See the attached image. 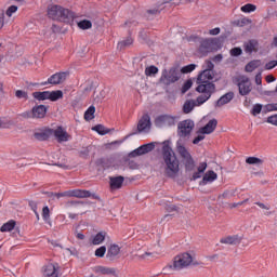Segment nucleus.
<instances>
[{"instance_id": "obj_47", "label": "nucleus", "mask_w": 277, "mask_h": 277, "mask_svg": "<svg viewBox=\"0 0 277 277\" xmlns=\"http://www.w3.org/2000/svg\"><path fill=\"white\" fill-rule=\"evenodd\" d=\"M51 210H49V206L43 207L42 209V217L44 222H49V217H51Z\"/></svg>"}, {"instance_id": "obj_17", "label": "nucleus", "mask_w": 277, "mask_h": 277, "mask_svg": "<svg viewBox=\"0 0 277 277\" xmlns=\"http://www.w3.org/2000/svg\"><path fill=\"white\" fill-rule=\"evenodd\" d=\"M217 128V119L210 120L205 127H202L198 133H203L205 135H211L213 131Z\"/></svg>"}, {"instance_id": "obj_41", "label": "nucleus", "mask_w": 277, "mask_h": 277, "mask_svg": "<svg viewBox=\"0 0 277 277\" xmlns=\"http://www.w3.org/2000/svg\"><path fill=\"white\" fill-rule=\"evenodd\" d=\"M79 29H92V22L90 19H83L78 23Z\"/></svg>"}, {"instance_id": "obj_34", "label": "nucleus", "mask_w": 277, "mask_h": 277, "mask_svg": "<svg viewBox=\"0 0 277 277\" xmlns=\"http://www.w3.org/2000/svg\"><path fill=\"white\" fill-rule=\"evenodd\" d=\"M96 113V107L90 106L84 113V120H94V114Z\"/></svg>"}, {"instance_id": "obj_29", "label": "nucleus", "mask_w": 277, "mask_h": 277, "mask_svg": "<svg viewBox=\"0 0 277 277\" xmlns=\"http://www.w3.org/2000/svg\"><path fill=\"white\" fill-rule=\"evenodd\" d=\"M105 237H107V233L105 232L97 233L92 239L93 246H101V243L105 241Z\"/></svg>"}, {"instance_id": "obj_27", "label": "nucleus", "mask_w": 277, "mask_h": 277, "mask_svg": "<svg viewBox=\"0 0 277 277\" xmlns=\"http://www.w3.org/2000/svg\"><path fill=\"white\" fill-rule=\"evenodd\" d=\"M260 66L261 60H253L246 65L245 70L246 72H254V70H256V68H259Z\"/></svg>"}, {"instance_id": "obj_31", "label": "nucleus", "mask_w": 277, "mask_h": 277, "mask_svg": "<svg viewBox=\"0 0 277 277\" xmlns=\"http://www.w3.org/2000/svg\"><path fill=\"white\" fill-rule=\"evenodd\" d=\"M36 101H49V91H36L32 93Z\"/></svg>"}, {"instance_id": "obj_50", "label": "nucleus", "mask_w": 277, "mask_h": 277, "mask_svg": "<svg viewBox=\"0 0 277 277\" xmlns=\"http://www.w3.org/2000/svg\"><path fill=\"white\" fill-rule=\"evenodd\" d=\"M15 96H16V98H25V100L29 98V96L27 95V92H25L23 90H17L15 92Z\"/></svg>"}, {"instance_id": "obj_37", "label": "nucleus", "mask_w": 277, "mask_h": 277, "mask_svg": "<svg viewBox=\"0 0 277 277\" xmlns=\"http://www.w3.org/2000/svg\"><path fill=\"white\" fill-rule=\"evenodd\" d=\"M97 166H101V168H104V170H107L108 168H111V162L108 158H100L96 160Z\"/></svg>"}, {"instance_id": "obj_20", "label": "nucleus", "mask_w": 277, "mask_h": 277, "mask_svg": "<svg viewBox=\"0 0 277 277\" xmlns=\"http://www.w3.org/2000/svg\"><path fill=\"white\" fill-rule=\"evenodd\" d=\"M53 135V129L48 128L41 132H35L34 137L38 140V142H47L49 137Z\"/></svg>"}, {"instance_id": "obj_15", "label": "nucleus", "mask_w": 277, "mask_h": 277, "mask_svg": "<svg viewBox=\"0 0 277 277\" xmlns=\"http://www.w3.org/2000/svg\"><path fill=\"white\" fill-rule=\"evenodd\" d=\"M60 264H48L43 268V275L45 277H60Z\"/></svg>"}, {"instance_id": "obj_9", "label": "nucleus", "mask_w": 277, "mask_h": 277, "mask_svg": "<svg viewBox=\"0 0 277 277\" xmlns=\"http://www.w3.org/2000/svg\"><path fill=\"white\" fill-rule=\"evenodd\" d=\"M176 124V118L170 115H160L155 119V127L163 129V127H174Z\"/></svg>"}, {"instance_id": "obj_5", "label": "nucleus", "mask_w": 277, "mask_h": 277, "mask_svg": "<svg viewBox=\"0 0 277 277\" xmlns=\"http://www.w3.org/2000/svg\"><path fill=\"white\" fill-rule=\"evenodd\" d=\"M181 79V69L179 67H171L170 69H163L159 79L162 85H172Z\"/></svg>"}, {"instance_id": "obj_48", "label": "nucleus", "mask_w": 277, "mask_h": 277, "mask_svg": "<svg viewBox=\"0 0 277 277\" xmlns=\"http://www.w3.org/2000/svg\"><path fill=\"white\" fill-rule=\"evenodd\" d=\"M16 12H18V6L11 5V6L8 8L5 14H6V16L11 17L12 14H16Z\"/></svg>"}, {"instance_id": "obj_49", "label": "nucleus", "mask_w": 277, "mask_h": 277, "mask_svg": "<svg viewBox=\"0 0 277 277\" xmlns=\"http://www.w3.org/2000/svg\"><path fill=\"white\" fill-rule=\"evenodd\" d=\"M241 53H243V50H241V48H234L230 50L232 57H239Z\"/></svg>"}, {"instance_id": "obj_18", "label": "nucleus", "mask_w": 277, "mask_h": 277, "mask_svg": "<svg viewBox=\"0 0 277 277\" xmlns=\"http://www.w3.org/2000/svg\"><path fill=\"white\" fill-rule=\"evenodd\" d=\"M235 98V93L233 91H229L222 95L215 103L216 107H224V105H228L230 101Z\"/></svg>"}, {"instance_id": "obj_36", "label": "nucleus", "mask_w": 277, "mask_h": 277, "mask_svg": "<svg viewBox=\"0 0 277 277\" xmlns=\"http://www.w3.org/2000/svg\"><path fill=\"white\" fill-rule=\"evenodd\" d=\"M241 12L245 14H250L251 12H256V5L252 3H247L240 8Z\"/></svg>"}, {"instance_id": "obj_22", "label": "nucleus", "mask_w": 277, "mask_h": 277, "mask_svg": "<svg viewBox=\"0 0 277 277\" xmlns=\"http://www.w3.org/2000/svg\"><path fill=\"white\" fill-rule=\"evenodd\" d=\"M207 162H200L197 168V171L193 173L190 181H198V179H202V175L207 170Z\"/></svg>"}, {"instance_id": "obj_60", "label": "nucleus", "mask_w": 277, "mask_h": 277, "mask_svg": "<svg viewBox=\"0 0 277 277\" xmlns=\"http://www.w3.org/2000/svg\"><path fill=\"white\" fill-rule=\"evenodd\" d=\"M274 81H276V77L268 75L266 76V82L267 83H274Z\"/></svg>"}, {"instance_id": "obj_12", "label": "nucleus", "mask_w": 277, "mask_h": 277, "mask_svg": "<svg viewBox=\"0 0 277 277\" xmlns=\"http://www.w3.org/2000/svg\"><path fill=\"white\" fill-rule=\"evenodd\" d=\"M52 135H54L56 142H58V144H62L63 142H69L70 140V134H68V132L62 128L61 126L57 127L55 130L52 129Z\"/></svg>"}, {"instance_id": "obj_56", "label": "nucleus", "mask_w": 277, "mask_h": 277, "mask_svg": "<svg viewBox=\"0 0 277 277\" xmlns=\"http://www.w3.org/2000/svg\"><path fill=\"white\" fill-rule=\"evenodd\" d=\"M255 83L256 85H261L263 83V76L261 71L255 75Z\"/></svg>"}, {"instance_id": "obj_13", "label": "nucleus", "mask_w": 277, "mask_h": 277, "mask_svg": "<svg viewBox=\"0 0 277 277\" xmlns=\"http://www.w3.org/2000/svg\"><path fill=\"white\" fill-rule=\"evenodd\" d=\"M151 150H155V143L144 144L131 151L129 157H141V155H147V153H151Z\"/></svg>"}, {"instance_id": "obj_39", "label": "nucleus", "mask_w": 277, "mask_h": 277, "mask_svg": "<svg viewBox=\"0 0 277 277\" xmlns=\"http://www.w3.org/2000/svg\"><path fill=\"white\" fill-rule=\"evenodd\" d=\"M196 70V64H189L181 68L180 72L182 75H188V72H194Z\"/></svg>"}, {"instance_id": "obj_57", "label": "nucleus", "mask_w": 277, "mask_h": 277, "mask_svg": "<svg viewBox=\"0 0 277 277\" xmlns=\"http://www.w3.org/2000/svg\"><path fill=\"white\" fill-rule=\"evenodd\" d=\"M263 110H264L265 114H267V111H274V104H266L263 107Z\"/></svg>"}, {"instance_id": "obj_38", "label": "nucleus", "mask_w": 277, "mask_h": 277, "mask_svg": "<svg viewBox=\"0 0 277 277\" xmlns=\"http://www.w3.org/2000/svg\"><path fill=\"white\" fill-rule=\"evenodd\" d=\"M93 131H96V133H98V135H107V133H109V129L105 128V126L103 124H97L95 127L92 128Z\"/></svg>"}, {"instance_id": "obj_44", "label": "nucleus", "mask_w": 277, "mask_h": 277, "mask_svg": "<svg viewBox=\"0 0 277 277\" xmlns=\"http://www.w3.org/2000/svg\"><path fill=\"white\" fill-rule=\"evenodd\" d=\"M105 252H107V247L102 246L95 250V256L103 259V256H105Z\"/></svg>"}, {"instance_id": "obj_62", "label": "nucleus", "mask_w": 277, "mask_h": 277, "mask_svg": "<svg viewBox=\"0 0 277 277\" xmlns=\"http://www.w3.org/2000/svg\"><path fill=\"white\" fill-rule=\"evenodd\" d=\"M222 60H223L222 54H217V55H215V56L213 57V62H222Z\"/></svg>"}, {"instance_id": "obj_10", "label": "nucleus", "mask_w": 277, "mask_h": 277, "mask_svg": "<svg viewBox=\"0 0 277 277\" xmlns=\"http://www.w3.org/2000/svg\"><path fill=\"white\" fill-rule=\"evenodd\" d=\"M68 77V72L66 71H60L56 74H53L50 78H48V81L41 82V85H60L66 81V78Z\"/></svg>"}, {"instance_id": "obj_24", "label": "nucleus", "mask_w": 277, "mask_h": 277, "mask_svg": "<svg viewBox=\"0 0 277 277\" xmlns=\"http://www.w3.org/2000/svg\"><path fill=\"white\" fill-rule=\"evenodd\" d=\"M95 274H102L103 276H116V268L106 266H96Z\"/></svg>"}, {"instance_id": "obj_55", "label": "nucleus", "mask_w": 277, "mask_h": 277, "mask_svg": "<svg viewBox=\"0 0 277 277\" xmlns=\"http://www.w3.org/2000/svg\"><path fill=\"white\" fill-rule=\"evenodd\" d=\"M202 140H205V134L203 133H199L193 141V144H200V142H202Z\"/></svg>"}, {"instance_id": "obj_14", "label": "nucleus", "mask_w": 277, "mask_h": 277, "mask_svg": "<svg viewBox=\"0 0 277 277\" xmlns=\"http://www.w3.org/2000/svg\"><path fill=\"white\" fill-rule=\"evenodd\" d=\"M238 90L240 96H248V93L252 92V83H250V79L242 78L238 82Z\"/></svg>"}, {"instance_id": "obj_46", "label": "nucleus", "mask_w": 277, "mask_h": 277, "mask_svg": "<svg viewBox=\"0 0 277 277\" xmlns=\"http://www.w3.org/2000/svg\"><path fill=\"white\" fill-rule=\"evenodd\" d=\"M263 111V105L261 104H255L251 110L252 116H259Z\"/></svg>"}, {"instance_id": "obj_4", "label": "nucleus", "mask_w": 277, "mask_h": 277, "mask_svg": "<svg viewBox=\"0 0 277 277\" xmlns=\"http://www.w3.org/2000/svg\"><path fill=\"white\" fill-rule=\"evenodd\" d=\"M177 153L182 159V163L186 172H194L196 170V161L185 145H177Z\"/></svg>"}, {"instance_id": "obj_43", "label": "nucleus", "mask_w": 277, "mask_h": 277, "mask_svg": "<svg viewBox=\"0 0 277 277\" xmlns=\"http://www.w3.org/2000/svg\"><path fill=\"white\" fill-rule=\"evenodd\" d=\"M246 163H249V166H256L259 163H263V161L258 157H248L246 159Z\"/></svg>"}, {"instance_id": "obj_53", "label": "nucleus", "mask_w": 277, "mask_h": 277, "mask_svg": "<svg viewBox=\"0 0 277 277\" xmlns=\"http://www.w3.org/2000/svg\"><path fill=\"white\" fill-rule=\"evenodd\" d=\"M21 117L25 119L34 118V110L24 111L21 114Z\"/></svg>"}, {"instance_id": "obj_8", "label": "nucleus", "mask_w": 277, "mask_h": 277, "mask_svg": "<svg viewBox=\"0 0 277 277\" xmlns=\"http://www.w3.org/2000/svg\"><path fill=\"white\" fill-rule=\"evenodd\" d=\"M88 198L90 197V190L72 189L63 193H56L55 198Z\"/></svg>"}, {"instance_id": "obj_42", "label": "nucleus", "mask_w": 277, "mask_h": 277, "mask_svg": "<svg viewBox=\"0 0 277 277\" xmlns=\"http://www.w3.org/2000/svg\"><path fill=\"white\" fill-rule=\"evenodd\" d=\"M161 10H163V8L160 6L147 10V17L150 18V16H158V14H161Z\"/></svg>"}, {"instance_id": "obj_16", "label": "nucleus", "mask_w": 277, "mask_h": 277, "mask_svg": "<svg viewBox=\"0 0 277 277\" xmlns=\"http://www.w3.org/2000/svg\"><path fill=\"white\" fill-rule=\"evenodd\" d=\"M214 47H215V43H213V40L206 39L201 41L199 51L200 53H202V55H207L208 53L213 52Z\"/></svg>"}, {"instance_id": "obj_30", "label": "nucleus", "mask_w": 277, "mask_h": 277, "mask_svg": "<svg viewBox=\"0 0 277 277\" xmlns=\"http://www.w3.org/2000/svg\"><path fill=\"white\" fill-rule=\"evenodd\" d=\"M15 226H16V221L11 220V221L4 223L1 226L0 230H1V233H11V230H14Z\"/></svg>"}, {"instance_id": "obj_6", "label": "nucleus", "mask_w": 277, "mask_h": 277, "mask_svg": "<svg viewBox=\"0 0 277 277\" xmlns=\"http://www.w3.org/2000/svg\"><path fill=\"white\" fill-rule=\"evenodd\" d=\"M194 262V258L189 253H182L174 258L173 264L169 265V269H174L175 272H180V269H185V267H189Z\"/></svg>"}, {"instance_id": "obj_28", "label": "nucleus", "mask_w": 277, "mask_h": 277, "mask_svg": "<svg viewBox=\"0 0 277 277\" xmlns=\"http://www.w3.org/2000/svg\"><path fill=\"white\" fill-rule=\"evenodd\" d=\"M61 98H64V92L62 90L49 91V101H52V103H55Z\"/></svg>"}, {"instance_id": "obj_63", "label": "nucleus", "mask_w": 277, "mask_h": 277, "mask_svg": "<svg viewBox=\"0 0 277 277\" xmlns=\"http://www.w3.org/2000/svg\"><path fill=\"white\" fill-rule=\"evenodd\" d=\"M89 198H93V200H101V197L98 195L92 193H90Z\"/></svg>"}, {"instance_id": "obj_3", "label": "nucleus", "mask_w": 277, "mask_h": 277, "mask_svg": "<svg viewBox=\"0 0 277 277\" xmlns=\"http://www.w3.org/2000/svg\"><path fill=\"white\" fill-rule=\"evenodd\" d=\"M48 16L52 21H58L61 23H70L75 19V13L72 11L57 4L48 8Z\"/></svg>"}, {"instance_id": "obj_11", "label": "nucleus", "mask_w": 277, "mask_h": 277, "mask_svg": "<svg viewBox=\"0 0 277 277\" xmlns=\"http://www.w3.org/2000/svg\"><path fill=\"white\" fill-rule=\"evenodd\" d=\"M151 127H153V122L150 121V115L144 114L137 123L138 133H148Z\"/></svg>"}, {"instance_id": "obj_32", "label": "nucleus", "mask_w": 277, "mask_h": 277, "mask_svg": "<svg viewBox=\"0 0 277 277\" xmlns=\"http://www.w3.org/2000/svg\"><path fill=\"white\" fill-rule=\"evenodd\" d=\"M194 107H196V102L193 100H187L183 105V113L192 114V111H194Z\"/></svg>"}, {"instance_id": "obj_54", "label": "nucleus", "mask_w": 277, "mask_h": 277, "mask_svg": "<svg viewBox=\"0 0 277 277\" xmlns=\"http://www.w3.org/2000/svg\"><path fill=\"white\" fill-rule=\"evenodd\" d=\"M28 205H29L31 211H34V213H36V211H38V202H37V201H35V200H29V201H28Z\"/></svg>"}, {"instance_id": "obj_45", "label": "nucleus", "mask_w": 277, "mask_h": 277, "mask_svg": "<svg viewBox=\"0 0 277 277\" xmlns=\"http://www.w3.org/2000/svg\"><path fill=\"white\" fill-rule=\"evenodd\" d=\"M192 85H194V82L192 80H186L181 90L182 94H185L187 91H189Z\"/></svg>"}, {"instance_id": "obj_1", "label": "nucleus", "mask_w": 277, "mask_h": 277, "mask_svg": "<svg viewBox=\"0 0 277 277\" xmlns=\"http://www.w3.org/2000/svg\"><path fill=\"white\" fill-rule=\"evenodd\" d=\"M213 68H215L213 62L206 61V68L197 76L196 92L201 94L196 100L198 106L205 105V103H207V101H209V98L215 94V83H213Z\"/></svg>"}, {"instance_id": "obj_59", "label": "nucleus", "mask_w": 277, "mask_h": 277, "mask_svg": "<svg viewBox=\"0 0 277 277\" xmlns=\"http://www.w3.org/2000/svg\"><path fill=\"white\" fill-rule=\"evenodd\" d=\"M255 205H256L258 207H260V209H265L266 211H269V209H271L269 206H266L265 203L260 202V201L255 202Z\"/></svg>"}, {"instance_id": "obj_25", "label": "nucleus", "mask_w": 277, "mask_h": 277, "mask_svg": "<svg viewBox=\"0 0 277 277\" xmlns=\"http://www.w3.org/2000/svg\"><path fill=\"white\" fill-rule=\"evenodd\" d=\"M243 47H245V51L247 53L252 54L259 48V41H256L255 39H251V40L247 41L243 44Z\"/></svg>"}, {"instance_id": "obj_23", "label": "nucleus", "mask_w": 277, "mask_h": 277, "mask_svg": "<svg viewBox=\"0 0 277 277\" xmlns=\"http://www.w3.org/2000/svg\"><path fill=\"white\" fill-rule=\"evenodd\" d=\"M48 108L44 105H38L32 107L34 118H44L47 116Z\"/></svg>"}, {"instance_id": "obj_21", "label": "nucleus", "mask_w": 277, "mask_h": 277, "mask_svg": "<svg viewBox=\"0 0 277 277\" xmlns=\"http://www.w3.org/2000/svg\"><path fill=\"white\" fill-rule=\"evenodd\" d=\"M213 181H217V173H215L213 170H210L205 173L202 180L199 182V185H207L208 183H213Z\"/></svg>"}, {"instance_id": "obj_26", "label": "nucleus", "mask_w": 277, "mask_h": 277, "mask_svg": "<svg viewBox=\"0 0 277 277\" xmlns=\"http://www.w3.org/2000/svg\"><path fill=\"white\" fill-rule=\"evenodd\" d=\"M124 183V177L122 175L110 177V187L111 189H120Z\"/></svg>"}, {"instance_id": "obj_51", "label": "nucleus", "mask_w": 277, "mask_h": 277, "mask_svg": "<svg viewBox=\"0 0 277 277\" xmlns=\"http://www.w3.org/2000/svg\"><path fill=\"white\" fill-rule=\"evenodd\" d=\"M276 66H277V61H271L265 64V69L272 70L273 68H276Z\"/></svg>"}, {"instance_id": "obj_19", "label": "nucleus", "mask_w": 277, "mask_h": 277, "mask_svg": "<svg viewBox=\"0 0 277 277\" xmlns=\"http://www.w3.org/2000/svg\"><path fill=\"white\" fill-rule=\"evenodd\" d=\"M118 254H120V246L113 243L107 249L106 259L109 261H116V259H118Z\"/></svg>"}, {"instance_id": "obj_52", "label": "nucleus", "mask_w": 277, "mask_h": 277, "mask_svg": "<svg viewBox=\"0 0 277 277\" xmlns=\"http://www.w3.org/2000/svg\"><path fill=\"white\" fill-rule=\"evenodd\" d=\"M267 122L269 124H274L275 127H277V114L276 115H272L267 118Z\"/></svg>"}, {"instance_id": "obj_7", "label": "nucleus", "mask_w": 277, "mask_h": 277, "mask_svg": "<svg viewBox=\"0 0 277 277\" xmlns=\"http://www.w3.org/2000/svg\"><path fill=\"white\" fill-rule=\"evenodd\" d=\"M194 127H196V124L192 119L181 121L177 124V135H180L181 137H189V135H192V132L194 131Z\"/></svg>"}, {"instance_id": "obj_61", "label": "nucleus", "mask_w": 277, "mask_h": 277, "mask_svg": "<svg viewBox=\"0 0 277 277\" xmlns=\"http://www.w3.org/2000/svg\"><path fill=\"white\" fill-rule=\"evenodd\" d=\"M4 18H5V15L3 13H0V29H2L4 25Z\"/></svg>"}, {"instance_id": "obj_2", "label": "nucleus", "mask_w": 277, "mask_h": 277, "mask_svg": "<svg viewBox=\"0 0 277 277\" xmlns=\"http://www.w3.org/2000/svg\"><path fill=\"white\" fill-rule=\"evenodd\" d=\"M162 157L166 163L164 176H168V179H176L180 170L179 159L176 158V155L174 154V150H172V147H170V145L164 144L162 146Z\"/></svg>"}, {"instance_id": "obj_64", "label": "nucleus", "mask_w": 277, "mask_h": 277, "mask_svg": "<svg viewBox=\"0 0 277 277\" xmlns=\"http://www.w3.org/2000/svg\"><path fill=\"white\" fill-rule=\"evenodd\" d=\"M69 205H83V202L78 201V200H74V201H70Z\"/></svg>"}, {"instance_id": "obj_33", "label": "nucleus", "mask_w": 277, "mask_h": 277, "mask_svg": "<svg viewBox=\"0 0 277 277\" xmlns=\"http://www.w3.org/2000/svg\"><path fill=\"white\" fill-rule=\"evenodd\" d=\"M221 243H228L229 246H235L239 243V237L237 236H227L221 239Z\"/></svg>"}, {"instance_id": "obj_58", "label": "nucleus", "mask_w": 277, "mask_h": 277, "mask_svg": "<svg viewBox=\"0 0 277 277\" xmlns=\"http://www.w3.org/2000/svg\"><path fill=\"white\" fill-rule=\"evenodd\" d=\"M220 31H221L220 27H216V28L210 29L209 34L210 36H219Z\"/></svg>"}, {"instance_id": "obj_40", "label": "nucleus", "mask_w": 277, "mask_h": 277, "mask_svg": "<svg viewBox=\"0 0 277 277\" xmlns=\"http://www.w3.org/2000/svg\"><path fill=\"white\" fill-rule=\"evenodd\" d=\"M133 44V38L128 37L126 40L118 42V49H126V47H131Z\"/></svg>"}, {"instance_id": "obj_35", "label": "nucleus", "mask_w": 277, "mask_h": 277, "mask_svg": "<svg viewBox=\"0 0 277 277\" xmlns=\"http://www.w3.org/2000/svg\"><path fill=\"white\" fill-rule=\"evenodd\" d=\"M159 68L155 65H150L145 68V75L146 77H155V75H158Z\"/></svg>"}]
</instances>
